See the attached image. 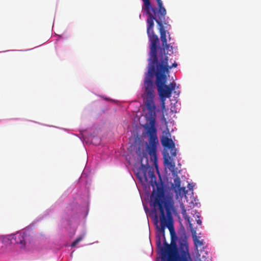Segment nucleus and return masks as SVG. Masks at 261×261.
<instances>
[{"instance_id": "nucleus-13", "label": "nucleus", "mask_w": 261, "mask_h": 261, "mask_svg": "<svg viewBox=\"0 0 261 261\" xmlns=\"http://www.w3.org/2000/svg\"><path fill=\"white\" fill-rule=\"evenodd\" d=\"M161 143L164 147L167 148H172L175 145L171 139H169L168 137L165 136H163L161 139Z\"/></svg>"}, {"instance_id": "nucleus-25", "label": "nucleus", "mask_w": 261, "mask_h": 261, "mask_svg": "<svg viewBox=\"0 0 261 261\" xmlns=\"http://www.w3.org/2000/svg\"><path fill=\"white\" fill-rule=\"evenodd\" d=\"M154 219H155V220L156 221V223H157L158 222V216L156 214H155Z\"/></svg>"}, {"instance_id": "nucleus-6", "label": "nucleus", "mask_w": 261, "mask_h": 261, "mask_svg": "<svg viewBox=\"0 0 261 261\" xmlns=\"http://www.w3.org/2000/svg\"><path fill=\"white\" fill-rule=\"evenodd\" d=\"M175 237L171 238V244L165 243V246H162L161 238L159 237L156 241L157 248L160 249L161 257L163 261H177L180 259V255L178 251Z\"/></svg>"}, {"instance_id": "nucleus-2", "label": "nucleus", "mask_w": 261, "mask_h": 261, "mask_svg": "<svg viewBox=\"0 0 261 261\" xmlns=\"http://www.w3.org/2000/svg\"><path fill=\"white\" fill-rule=\"evenodd\" d=\"M143 3L142 9L148 15L147 19V33L150 42V51L153 56L155 57L156 50L158 49V44L159 41V38L153 32L154 20L158 23L160 33V38L162 42L161 46L159 48L161 53H165L170 55L173 53V47L171 43H167L166 32L164 29L163 23H165V16L166 14V9L163 6L162 0H156L158 8H153L151 5L150 0H142Z\"/></svg>"}, {"instance_id": "nucleus-23", "label": "nucleus", "mask_w": 261, "mask_h": 261, "mask_svg": "<svg viewBox=\"0 0 261 261\" xmlns=\"http://www.w3.org/2000/svg\"><path fill=\"white\" fill-rule=\"evenodd\" d=\"M188 257L181 258L180 257V259H178L177 261H188Z\"/></svg>"}, {"instance_id": "nucleus-9", "label": "nucleus", "mask_w": 261, "mask_h": 261, "mask_svg": "<svg viewBox=\"0 0 261 261\" xmlns=\"http://www.w3.org/2000/svg\"><path fill=\"white\" fill-rule=\"evenodd\" d=\"M170 149V153L171 156H170L168 153L164 155V163L167 165L169 168H174L175 167V163L173 162V158H174L176 155V149L175 148V145L172 148H169Z\"/></svg>"}, {"instance_id": "nucleus-19", "label": "nucleus", "mask_w": 261, "mask_h": 261, "mask_svg": "<svg viewBox=\"0 0 261 261\" xmlns=\"http://www.w3.org/2000/svg\"><path fill=\"white\" fill-rule=\"evenodd\" d=\"M12 120H25V119H19V118H14V119H12ZM26 121H28V120H26ZM29 121H31V122H34V123H38V124H41V125H45V126H50V127H54V126H52V125H46V124H41L40 123H39L38 122H36V121H32V120H29Z\"/></svg>"}, {"instance_id": "nucleus-15", "label": "nucleus", "mask_w": 261, "mask_h": 261, "mask_svg": "<svg viewBox=\"0 0 261 261\" xmlns=\"http://www.w3.org/2000/svg\"><path fill=\"white\" fill-rule=\"evenodd\" d=\"M174 192L177 196H179L180 197H182L184 196H186L188 191L186 190L185 187H180L179 188H177L175 190Z\"/></svg>"}, {"instance_id": "nucleus-10", "label": "nucleus", "mask_w": 261, "mask_h": 261, "mask_svg": "<svg viewBox=\"0 0 261 261\" xmlns=\"http://www.w3.org/2000/svg\"><path fill=\"white\" fill-rule=\"evenodd\" d=\"M148 168L145 165L142 164L141 167L140 168L139 171L137 173V177L142 181L143 178L144 179V181L146 182H148V178L147 176V170Z\"/></svg>"}, {"instance_id": "nucleus-12", "label": "nucleus", "mask_w": 261, "mask_h": 261, "mask_svg": "<svg viewBox=\"0 0 261 261\" xmlns=\"http://www.w3.org/2000/svg\"><path fill=\"white\" fill-rule=\"evenodd\" d=\"M136 152L141 160L147 157V152L144 149V146L143 144H139L138 147L136 148Z\"/></svg>"}, {"instance_id": "nucleus-24", "label": "nucleus", "mask_w": 261, "mask_h": 261, "mask_svg": "<svg viewBox=\"0 0 261 261\" xmlns=\"http://www.w3.org/2000/svg\"><path fill=\"white\" fill-rule=\"evenodd\" d=\"M193 186L192 184H189L188 185V188L189 189V190H192Z\"/></svg>"}, {"instance_id": "nucleus-14", "label": "nucleus", "mask_w": 261, "mask_h": 261, "mask_svg": "<svg viewBox=\"0 0 261 261\" xmlns=\"http://www.w3.org/2000/svg\"><path fill=\"white\" fill-rule=\"evenodd\" d=\"M147 176L148 178V182L152 186L154 184L156 185V176L154 175V171L153 170L150 169L148 172H147Z\"/></svg>"}, {"instance_id": "nucleus-11", "label": "nucleus", "mask_w": 261, "mask_h": 261, "mask_svg": "<svg viewBox=\"0 0 261 261\" xmlns=\"http://www.w3.org/2000/svg\"><path fill=\"white\" fill-rule=\"evenodd\" d=\"M186 219L187 220V221L189 223V227L190 228V230L192 233V234L193 237L195 238L194 239V242L196 245H199L201 246L202 245V242L199 240H198L196 238V228L193 227L192 224L190 222V218H186Z\"/></svg>"}, {"instance_id": "nucleus-32", "label": "nucleus", "mask_w": 261, "mask_h": 261, "mask_svg": "<svg viewBox=\"0 0 261 261\" xmlns=\"http://www.w3.org/2000/svg\"><path fill=\"white\" fill-rule=\"evenodd\" d=\"M36 48V46H35V47H33V48H32V49H34V48Z\"/></svg>"}, {"instance_id": "nucleus-29", "label": "nucleus", "mask_w": 261, "mask_h": 261, "mask_svg": "<svg viewBox=\"0 0 261 261\" xmlns=\"http://www.w3.org/2000/svg\"><path fill=\"white\" fill-rule=\"evenodd\" d=\"M61 128V129H63V130H65V128Z\"/></svg>"}, {"instance_id": "nucleus-21", "label": "nucleus", "mask_w": 261, "mask_h": 261, "mask_svg": "<svg viewBox=\"0 0 261 261\" xmlns=\"http://www.w3.org/2000/svg\"><path fill=\"white\" fill-rule=\"evenodd\" d=\"M160 236H159V234L157 236V239L160 237L161 238V237L162 238L163 240V244H164V246H165V243H168L167 242H166V238H165V236H164V238H163L162 237V236L160 234Z\"/></svg>"}, {"instance_id": "nucleus-7", "label": "nucleus", "mask_w": 261, "mask_h": 261, "mask_svg": "<svg viewBox=\"0 0 261 261\" xmlns=\"http://www.w3.org/2000/svg\"><path fill=\"white\" fill-rule=\"evenodd\" d=\"M179 254L181 258L189 257V246L187 238L185 236L183 238L179 239Z\"/></svg>"}, {"instance_id": "nucleus-26", "label": "nucleus", "mask_w": 261, "mask_h": 261, "mask_svg": "<svg viewBox=\"0 0 261 261\" xmlns=\"http://www.w3.org/2000/svg\"><path fill=\"white\" fill-rule=\"evenodd\" d=\"M39 235L40 236L42 237V238L44 239V235H43L42 234H39Z\"/></svg>"}, {"instance_id": "nucleus-20", "label": "nucleus", "mask_w": 261, "mask_h": 261, "mask_svg": "<svg viewBox=\"0 0 261 261\" xmlns=\"http://www.w3.org/2000/svg\"><path fill=\"white\" fill-rule=\"evenodd\" d=\"M195 218H196V220L197 221V223L198 224V225H201L202 224V221L200 219V216L199 215V214L197 215L195 217Z\"/></svg>"}, {"instance_id": "nucleus-8", "label": "nucleus", "mask_w": 261, "mask_h": 261, "mask_svg": "<svg viewBox=\"0 0 261 261\" xmlns=\"http://www.w3.org/2000/svg\"><path fill=\"white\" fill-rule=\"evenodd\" d=\"M64 39L62 36L59 35L55 41V48L57 56L61 60H64L65 52L64 49Z\"/></svg>"}, {"instance_id": "nucleus-17", "label": "nucleus", "mask_w": 261, "mask_h": 261, "mask_svg": "<svg viewBox=\"0 0 261 261\" xmlns=\"http://www.w3.org/2000/svg\"><path fill=\"white\" fill-rule=\"evenodd\" d=\"M83 239V237H80L77 238L75 240H74L73 243L71 244V246L72 247H75L80 241H81Z\"/></svg>"}, {"instance_id": "nucleus-30", "label": "nucleus", "mask_w": 261, "mask_h": 261, "mask_svg": "<svg viewBox=\"0 0 261 261\" xmlns=\"http://www.w3.org/2000/svg\"><path fill=\"white\" fill-rule=\"evenodd\" d=\"M36 48V46H35V47H33V48H32V49H34V48Z\"/></svg>"}, {"instance_id": "nucleus-4", "label": "nucleus", "mask_w": 261, "mask_h": 261, "mask_svg": "<svg viewBox=\"0 0 261 261\" xmlns=\"http://www.w3.org/2000/svg\"><path fill=\"white\" fill-rule=\"evenodd\" d=\"M150 205L153 207L155 213L160 212V226H157L158 231L164 238V233L167 227L170 233L171 238L176 235L173 226L172 216L173 204L165 199L162 188H158L157 191H153L150 196Z\"/></svg>"}, {"instance_id": "nucleus-28", "label": "nucleus", "mask_w": 261, "mask_h": 261, "mask_svg": "<svg viewBox=\"0 0 261 261\" xmlns=\"http://www.w3.org/2000/svg\"><path fill=\"white\" fill-rule=\"evenodd\" d=\"M184 213H186V210H183V212H182V214H184Z\"/></svg>"}, {"instance_id": "nucleus-27", "label": "nucleus", "mask_w": 261, "mask_h": 261, "mask_svg": "<svg viewBox=\"0 0 261 261\" xmlns=\"http://www.w3.org/2000/svg\"><path fill=\"white\" fill-rule=\"evenodd\" d=\"M168 39H169V41H170L171 40V37H170V35H169Z\"/></svg>"}, {"instance_id": "nucleus-1", "label": "nucleus", "mask_w": 261, "mask_h": 261, "mask_svg": "<svg viewBox=\"0 0 261 261\" xmlns=\"http://www.w3.org/2000/svg\"><path fill=\"white\" fill-rule=\"evenodd\" d=\"M160 62H159L157 50H156L155 57L150 51V58L148 70L144 81L146 95L145 102L147 110L145 114L146 123L144 128L148 136V144L146 143V149L151 159L154 160L155 164L157 161L156 149L159 141L156 133L157 129L155 126L156 107L153 101L155 86L151 79L154 75H155V85L160 97L161 109L164 111L165 109V100L167 98H170L171 96L172 92L176 86L175 83H171L169 85H166L167 81V74H169L170 69L177 66L175 61H174L171 65L169 64L168 58L166 55L167 54L166 51L165 53L162 54L160 52Z\"/></svg>"}, {"instance_id": "nucleus-18", "label": "nucleus", "mask_w": 261, "mask_h": 261, "mask_svg": "<svg viewBox=\"0 0 261 261\" xmlns=\"http://www.w3.org/2000/svg\"><path fill=\"white\" fill-rule=\"evenodd\" d=\"M64 251V250H62V251H59V252H58V253L57 254L58 255V253H60V255L58 257L57 261H63V258H64V255H63Z\"/></svg>"}, {"instance_id": "nucleus-3", "label": "nucleus", "mask_w": 261, "mask_h": 261, "mask_svg": "<svg viewBox=\"0 0 261 261\" xmlns=\"http://www.w3.org/2000/svg\"><path fill=\"white\" fill-rule=\"evenodd\" d=\"M54 213L62 214L61 219L58 223L56 233L53 236L51 243L52 251L57 254L58 252L64 250L65 247V195L63 193L56 203L46 209L43 214L39 215L32 223L30 227L41 221L45 218Z\"/></svg>"}, {"instance_id": "nucleus-16", "label": "nucleus", "mask_w": 261, "mask_h": 261, "mask_svg": "<svg viewBox=\"0 0 261 261\" xmlns=\"http://www.w3.org/2000/svg\"><path fill=\"white\" fill-rule=\"evenodd\" d=\"M174 190L180 187V179L178 176H176L174 179V183L172 184Z\"/></svg>"}, {"instance_id": "nucleus-31", "label": "nucleus", "mask_w": 261, "mask_h": 261, "mask_svg": "<svg viewBox=\"0 0 261 261\" xmlns=\"http://www.w3.org/2000/svg\"><path fill=\"white\" fill-rule=\"evenodd\" d=\"M36 48V46H35V47H33V48H32V49H34V48Z\"/></svg>"}, {"instance_id": "nucleus-5", "label": "nucleus", "mask_w": 261, "mask_h": 261, "mask_svg": "<svg viewBox=\"0 0 261 261\" xmlns=\"http://www.w3.org/2000/svg\"><path fill=\"white\" fill-rule=\"evenodd\" d=\"M31 223L24 228L15 233L6 236L0 235V242L5 246H9L12 245H19L21 248H25L27 245L31 244L28 240L30 236V232L33 227H30Z\"/></svg>"}, {"instance_id": "nucleus-22", "label": "nucleus", "mask_w": 261, "mask_h": 261, "mask_svg": "<svg viewBox=\"0 0 261 261\" xmlns=\"http://www.w3.org/2000/svg\"><path fill=\"white\" fill-rule=\"evenodd\" d=\"M31 49H25V50H23V49H21V50H6V51H24L30 50ZM3 52H6V51H4Z\"/></svg>"}]
</instances>
